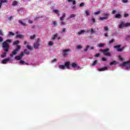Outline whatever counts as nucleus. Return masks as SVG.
<instances>
[{
	"label": "nucleus",
	"instance_id": "1",
	"mask_svg": "<svg viewBox=\"0 0 130 130\" xmlns=\"http://www.w3.org/2000/svg\"><path fill=\"white\" fill-rule=\"evenodd\" d=\"M12 43V40H6L2 44L3 48H4L5 52L3 53V55H1V57H6L7 56V52L9 51V48H10V43Z\"/></svg>",
	"mask_w": 130,
	"mask_h": 130
},
{
	"label": "nucleus",
	"instance_id": "2",
	"mask_svg": "<svg viewBox=\"0 0 130 130\" xmlns=\"http://www.w3.org/2000/svg\"><path fill=\"white\" fill-rule=\"evenodd\" d=\"M130 26L129 23H125L124 21L121 22L120 24L119 25V28L120 29H122L123 27H128Z\"/></svg>",
	"mask_w": 130,
	"mask_h": 130
},
{
	"label": "nucleus",
	"instance_id": "3",
	"mask_svg": "<svg viewBox=\"0 0 130 130\" xmlns=\"http://www.w3.org/2000/svg\"><path fill=\"white\" fill-rule=\"evenodd\" d=\"M20 49H21V46L17 45V48L15 50H14L13 51H12V53L10 54V56L12 57L13 55H16V54H17V53H18V51H19Z\"/></svg>",
	"mask_w": 130,
	"mask_h": 130
},
{
	"label": "nucleus",
	"instance_id": "4",
	"mask_svg": "<svg viewBox=\"0 0 130 130\" xmlns=\"http://www.w3.org/2000/svg\"><path fill=\"white\" fill-rule=\"evenodd\" d=\"M101 50L102 51L103 53H104V55H106V56H111V54L108 52L109 51V48Z\"/></svg>",
	"mask_w": 130,
	"mask_h": 130
},
{
	"label": "nucleus",
	"instance_id": "5",
	"mask_svg": "<svg viewBox=\"0 0 130 130\" xmlns=\"http://www.w3.org/2000/svg\"><path fill=\"white\" fill-rule=\"evenodd\" d=\"M71 51L70 49H64L62 50V55L63 57H67L69 55L68 52Z\"/></svg>",
	"mask_w": 130,
	"mask_h": 130
},
{
	"label": "nucleus",
	"instance_id": "6",
	"mask_svg": "<svg viewBox=\"0 0 130 130\" xmlns=\"http://www.w3.org/2000/svg\"><path fill=\"white\" fill-rule=\"evenodd\" d=\"M39 42H40V39L38 38L36 43L34 44V48H35L36 49H38V48H39V46H40Z\"/></svg>",
	"mask_w": 130,
	"mask_h": 130
},
{
	"label": "nucleus",
	"instance_id": "7",
	"mask_svg": "<svg viewBox=\"0 0 130 130\" xmlns=\"http://www.w3.org/2000/svg\"><path fill=\"white\" fill-rule=\"evenodd\" d=\"M24 55L25 54H24V52H22L20 55L15 56V59H16V60H21L23 56H24Z\"/></svg>",
	"mask_w": 130,
	"mask_h": 130
},
{
	"label": "nucleus",
	"instance_id": "8",
	"mask_svg": "<svg viewBox=\"0 0 130 130\" xmlns=\"http://www.w3.org/2000/svg\"><path fill=\"white\" fill-rule=\"evenodd\" d=\"M121 46V45H120L114 46V48H116V49H117V51L121 52V51H122V49L120 48Z\"/></svg>",
	"mask_w": 130,
	"mask_h": 130
},
{
	"label": "nucleus",
	"instance_id": "9",
	"mask_svg": "<svg viewBox=\"0 0 130 130\" xmlns=\"http://www.w3.org/2000/svg\"><path fill=\"white\" fill-rule=\"evenodd\" d=\"M86 32L87 33H89V32H91V34H93V33H95L96 35L98 34V32L96 31H95V30H94V29L91 28V29H88L87 30H86Z\"/></svg>",
	"mask_w": 130,
	"mask_h": 130
},
{
	"label": "nucleus",
	"instance_id": "10",
	"mask_svg": "<svg viewBox=\"0 0 130 130\" xmlns=\"http://www.w3.org/2000/svg\"><path fill=\"white\" fill-rule=\"evenodd\" d=\"M9 3V0H0V9L2 8V6H3V4H8Z\"/></svg>",
	"mask_w": 130,
	"mask_h": 130
},
{
	"label": "nucleus",
	"instance_id": "11",
	"mask_svg": "<svg viewBox=\"0 0 130 130\" xmlns=\"http://www.w3.org/2000/svg\"><path fill=\"white\" fill-rule=\"evenodd\" d=\"M71 66L72 67V68H73L74 69L75 68H77V69H80V66H78V64L77 63H76L75 62H73L71 64Z\"/></svg>",
	"mask_w": 130,
	"mask_h": 130
},
{
	"label": "nucleus",
	"instance_id": "12",
	"mask_svg": "<svg viewBox=\"0 0 130 130\" xmlns=\"http://www.w3.org/2000/svg\"><path fill=\"white\" fill-rule=\"evenodd\" d=\"M107 70H108V68H107V67H105L104 68L98 69V71H99V72H104V71H107Z\"/></svg>",
	"mask_w": 130,
	"mask_h": 130
},
{
	"label": "nucleus",
	"instance_id": "13",
	"mask_svg": "<svg viewBox=\"0 0 130 130\" xmlns=\"http://www.w3.org/2000/svg\"><path fill=\"white\" fill-rule=\"evenodd\" d=\"M10 59V58L4 59L2 60V63H3V64H6V63H7Z\"/></svg>",
	"mask_w": 130,
	"mask_h": 130
},
{
	"label": "nucleus",
	"instance_id": "14",
	"mask_svg": "<svg viewBox=\"0 0 130 130\" xmlns=\"http://www.w3.org/2000/svg\"><path fill=\"white\" fill-rule=\"evenodd\" d=\"M64 66L65 67V69H68V70L70 69L69 61L66 62Z\"/></svg>",
	"mask_w": 130,
	"mask_h": 130
},
{
	"label": "nucleus",
	"instance_id": "15",
	"mask_svg": "<svg viewBox=\"0 0 130 130\" xmlns=\"http://www.w3.org/2000/svg\"><path fill=\"white\" fill-rule=\"evenodd\" d=\"M129 63H130V59L126 62H123V63L121 64V66H122V67H124L126 66V64H128Z\"/></svg>",
	"mask_w": 130,
	"mask_h": 130
},
{
	"label": "nucleus",
	"instance_id": "16",
	"mask_svg": "<svg viewBox=\"0 0 130 130\" xmlns=\"http://www.w3.org/2000/svg\"><path fill=\"white\" fill-rule=\"evenodd\" d=\"M85 32H87L86 30H81L79 32H78V35H81V34H83Z\"/></svg>",
	"mask_w": 130,
	"mask_h": 130
},
{
	"label": "nucleus",
	"instance_id": "17",
	"mask_svg": "<svg viewBox=\"0 0 130 130\" xmlns=\"http://www.w3.org/2000/svg\"><path fill=\"white\" fill-rule=\"evenodd\" d=\"M115 18H116V19H121V15L119 14H116Z\"/></svg>",
	"mask_w": 130,
	"mask_h": 130
},
{
	"label": "nucleus",
	"instance_id": "18",
	"mask_svg": "<svg viewBox=\"0 0 130 130\" xmlns=\"http://www.w3.org/2000/svg\"><path fill=\"white\" fill-rule=\"evenodd\" d=\"M53 12L55 13V14H57L58 16H60V14L59 13V11H58V10L55 9L53 10Z\"/></svg>",
	"mask_w": 130,
	"mask_h": 130
},
{
	"label": "nucleus",
	"instance_id": "19",
	"mask_svg": "<svg viewBox=\"0 0 130 130\" xmlns=\"http://www.w3.org/2000/svg\"><path fill=\"white\" fill-rule=\"evenodd\" d=\"M103 15L105 17V18H107L108 19V17H109V14L108 13H104L103 14Z\"/></svg>",
	"mask_w": 130,
	"mask_h": 130
},
{
	"label": "nucleus",
	"instance_id": "20",
	"mask_svg": "<svg viewBox=\"0 0 130 130\" xmlns=\"http://www.w3.org/2000/svg\"><path fill=\"white\" fill-rule=\"evenodd\" d=\"M18 22L20 24H21V25H22V26H27V24L23 22V21H22V20H18Z\"/></svg>",
	"mask_w": 130,
	"mask_h": 130
},
{
	"label": "nucleus",
	"instance_id": "21",
	"mask_svg": "<svg viewBox=\"0 0 130 130\" xmlns=\"http://www.w3.org/2000/svg\"><path fill=\"white\" fill-rule=\"evenodd\" d=\"M97 63H98V61L97 60H94L92 63V67H95V66H96V64H97Z\"/></svg>",
	"mask_w": 130,
	"mask_h": 130
},
{
	"label": "nucleus",
	"instance_id": "22",
	"mask_svg": "<svg viewBox=\"0 0 130 130\" xmlns=\"http://www.w3.org/2000/svg\"><path fill=\"white\" fill-rule=\"evenodd\" d=\"M85 13L86 16H90V15H91L90 14V10L89 9H87L85 11Z\"/></svg>",
	"mask_w": 130,
	"mask_h": 130
},
{
	"label": "nucleus",
	"instance_id": "23",
	"mask_svg": "<svg viewBox=\"0 0 130 130\" xmlns=\"http://www.w3.org/2000/svg\"><path fill=\"white\" fill-rule=\"evenodd\" d=\"M26 47L29 49V50H33V46H32L27 45Z\"/></svg>",
	"mask_w": 130,
	"mask_h": 130
},
{
	"label": "nucleus",
	"instance_id": "24",
	"mask_svg": "<svg viewBox=\"0 0 130 130\" xmlns=\"http://www.w3.org/2000/svg\"><path fill=\"white\" fill-rule=\"evenodd\" d=\"M23 37H24V36L22 35H18L16 36V38H19L20 39L23 38Z\"/></svg>",
	"mask_w": 130,
	"mask_h": 130
},
{
	"label": "nucleus",
	"instance_id": "25",
	"mask_svg": "<svg viewBox=\"0 0 130 130\" xmlns=\"http://www.w3.org/2000/svg\"><path fill=\"white\" fill-rule=\"evenodd\" d=\"M59 68L61 70H64V69H66L64 65H59Z\"/></svg>",
	"mask_w": 130,
	"mask_h": 130
},
{
	"label": "nucleus",
	"instance_id": "26",
	"mask_svg": "<svg viewBox=\"0 0 130 130\" xmlns=\"http://www.w3.org/2000/svg\"><path fill=\"white\" fill-rule=\"evenodd\" d=\"M24 53L25 54H27V55H29V54H30V52H29V51H28V50L25 49V50H24Z\"/></svg>",
	"mask_w": 130,
	"mask_h": 130
},
{
	"label": "nucleus",
	"instance_id": "27",
	"mask_svg": "<svg viewBox=\"0 0 130 130\" xmlns=\"http://www.w3.org/2000/svg\"><path fill=\"white\" fill-rule=\"evenodd\" d=\"M15 35V34L13 33L12 31H10L9 34L8 35V36H14Z\"/></svg>",
	"mask_w": 130,
	"mask_h": 130
},
{
	"label": "nucleus",
	"instance_id": "28",
	"mask_svg": "<svg viewBox=\"0 0 130 130\" xmlns=\"http://www.w3.org/2000/svg\"><path fill=\"white\" fill-rule=\"evenodd\" d=\"M18 5V2L16 1H13L12 3V6H17Z\"/></svg>",
	"mask_w": 130,
	"mask_h": 130
},
{
	"label": "nucleus",
	"instance_id": "29",
	"mask_svg": "<svg viewBox=\"0 0 130 130\" xmlns=\"http://www.w3.org/2000/svg\"><path fill=\"white\" fill-rule=\"evenodd\" d=\"M19 43H20L19 41H15L13 42V45H17V44H19Z\"/></svg>",
	"mask_w": 130,
	"mask_h": 130
},
{
	"label": "nucleus",
	"instance_id": "30",
	"mask_svg": "<svg viewBox=\"0 0 130 130\" xmlns=\"http://www.w3.org/2000/svg\"><path fill=\"white\" fill-rule=\"evenodd\" d=\"M57 34H56L53 36V37L52 38L53 40H55V39L57 38Z\"/></svg>",
	"mask_w": 130,
	"mask_h": 130
},
{
	"label": "nucleus",
	"instance_id": "31",
	"mask_svg": "<svg viewBox=\"0 0 130 130\" xmlns=\"http://www.w3.org/2000/svg\"><path fill=\"white\" fill-rule=\"evenodd\" d=\"M105 46V44H99L98 45L99 47H104Z\"/></svg>",
	"mask_w": 130,
	"mask_h": 130
},
{
	"label": "nucleus",
	"instance_id": "32",
	"mask_svg": "<svg viewBox=\"0 0 130 130\" xmlns=\"http://www.w3.org/2000/svg\"><path fill=\"white\" fill-rule=\"evenodd\" d=\"M35 37H36V36L35 35L30 36V40H32V39H34V38H35Z\"/></svg>",
	"mask_w": 130,
	"mask_h": 130
},
{
	"label": "nucleus",
	"instance_id": "33",
	"mask_svg": "<svg viewBox=\"0 0 130 130\" xmlns=\"http://www.w3.org/2000/svg\"><path fill=\"white\" fill-rule=\"evenodd\" d=\"M99 19L101 20H107V17H100Z\"/></svg>",
	"mask_w": 130,
	"mask_h": 130
},
{
	"label": "nucleus",
	"instance_id": "34",
	"mask_svg": "<svg viewBox=\"0 0 130 130\" xmlns=\"http://www.w3.org/2000/svg\"><path fill=\"white\" fill-rule=\"evenodd\" d=\"M89 47H90V46L87 45L85 49H84V51H88V49H89Z\"/></svg>",
	"mask_w": 130,
	"mask_h": 130
},
{
	"label": "nucleus",
	"instance_id": "35",
	"mask_svg": "<svg viewBox=\"0 0 130 130\" xmlns=\"http://www.w3.org/2000/svg\"><path fill=\"white\" fill-rule=\"evenodd\" d=\"M115 41L114 39H112L109 41V44H111V43H113Z\"/></svg>",
	"mask_w": 130,
	"mask_h": 130
},
{
	"label": "nucleus",
	"instance_id": "36",
	"mask_svg": "<svg viewBox=\"0 0 130 130\" xmlns=\"http://www.w3.org/2000/svg\"><path fill=\"white\" fill-rule=\"evenodd\" d=\"M113 64H116V61H113L110 63V65L112 66Z\"/></svg>",
	"mask_w": 130,
	"mask_h": 130
},
{
	"label": "nucleus",
	"instance_id": "37",
	"mask_svg": "<svg viewBox=\"0 0 130 130\" xmlns=\"http://www.w3.org/2000/svg\"><path fill=\"white\" fill-rule=\"evenodd\" d=\"M48 45H49V46L53 45V42H52V41L49 42Z\"/></svg>",
	"mask_w": 130,
	"mask_h": 130
},
{
	"label": "nucleus",
	"instance_id": "38",
	"mask_svg": "<svg viewBox=\"0 0 130 130\" xmlns=\"http://www.w3.org/2000/svg\"><path fill=\"white\" fill-rule=\"evenodd\" d=\"M82 48H83V47H82V46H81V45H78L77 46V49H82Z\"/></svg>",
	"mask_w": 130,
	"mask_h": 130
},
{
	"label": "nucleus",
	"instance_id": "39",
	"mask_svg": "<svg viewBox=\"0 0 130 130\" xmlns=\"http://www.w3.org/2000/svg\"><path fill=\"white\" fill-rule=\"evenodd\" d=\"M19 63H20V64H24V63H25V61L21 60L19 62Z\"/></svg>",
	"mask_w": 130,
	"mask_h": 130
},
{
	"label": "nucleus",
	"instance_id": "40",
	"mask_svg": "<svg viewBox=\"0 0 130 130\" xmlns=\"http://www.w3.org/2000/svg\"><path fill=\"white\" fill-rule=\"evenodd\" d=\"M66 31H67V28H63L62 29V30H61V33H64V32H66Z\"/></svg>",
	"mask_w": 130,
	"mask_h": 130
},
{
	"label": "nucleus",
	"instance_id": "41",
	"mask_svg": "<svg viewBox=\"0 0 130 130\" xmlns=\"http://www.w3.org/2000/svg\"><path fill=\"white\" fill-rule=\"evenodd\" d=\"M84 6H85V4L84 3H81L79 7H80L81 8H82V7H84Z\"/></svg>",
	"mask_w": 130,
	"mask_h": 130
},
{
	"label": "nucleus",
	"instance_id": "42",
	"mask_svg": "<svg viewBox=\"0 0 130 130\" xmlns=\"http://www.w3.org/2000/svg\"><path fill=\"white\" fill-rule=\"evenodd\" d=\"M75 17H76L75 14H71V15H70V18H74Z\"/></svg>",
	"mask_w": 130,
	"mask_h": 130
},
{
	"label": "nucleus",
	"instance_id": "43",
	"mask_svg": "<svg viewBox=\"0 0 130 130\" xmlns=\"http://www.w3.org/2000/svg\"><path fill=\"white\" fill-rule=\"evenodd\" d=\"M119 60H121V61H122L123 60V59L121 57V56H119Z\"/></svg>",
	"mask_w": 130,
	"mask_h": 130
},
{
	"label": "nucleus",
	"instance_id": "44",
	"mask_svg": "<svg viewBox=\"0 0 130 130\" xmlns=\"http://www.w3.org/2000/svg\"><path fill=\"white\" fill-rule=\"evenodd\" d=\"M122 3L124 4H126V3H128V1L127 0H122Z\"/></svg>",
	"mask_w": 130,
	"mask_h": 130
},
{
	"label": "nucleus",
	"instance_id": "45",
	"mask_svg": "<svg viewBox=\"0 0 130 130\" xmlns=\"http://www.w3.org/2000/svg\"><path fill=\"white\" fill-rule=\"evenodd\" d=\"M13 16H10L8 17V20L12 21V19H13Z\"/></svg>",
	"mask_w": 130,
	"mask_h": 130
},
{
	"label": "nucleus",
	"instance_id": "46",
	"mask_svg": "<svg viewBox=\"0 0 130 130\" xmlns=\"http://www.w3.org/2000/svg\"><path fill=\"white\" fill-rule=\"evenodd\" d=\"M99 14H100V11H99L94 13L95 16H96V15H98Z\"/></svg>",
	"mask_w": 130,
	"mask_h": 130
},
{
	"label": "nucleus",
	"instance_id": "47",
	"mask_svg": "<svg viewBox=\"0 0 130 130\" xmlns=\"http://www.w3.org/2000/svg\"><path fill=\"white\" fill-rule=\"evenodd\" d=\"M104 30H105V31H108V27L107 26H105L104 27Z\"/></svg>",
	"mask_w": 130,
	"mask_h": 130
},
{
	"label": "nucleus",
	"instance_id": "48",
	"mask_svg": "<svg viewBox=\"0 0 130 130\" xmlns=\"http://www.w3.org/2000/svg\"><path fill=\"white\" fill-rule=\"evenodd\" d=\"M3 41H4V39L2 37H0V42H3Z\"/></svg>",
	"mask_w": 130,
	"mask_h": 130
},
{
	"label": "nucleus",
	"instance_id": "49",
	"mask_svg": "<svg viewBox=\"0 0 130 130\" xmlns=\"http://www.w3.org/2000/svg\"><path fill=\"white\" fill-rule=\"evenodd\" d=\"M28 23L29 24H32V23H33V21L32 20H28Z\"/></svg>",
	"mask_w": 130,
	"mask_h": 130
},
{
	"label": "nucleus",
	"instance_id": "50",
	"mask_svg": "<svg viewBox=\"0 0 130 130\" xmlns=\"http://www.w3.org/2000/svg\"><path fill=\"white\" fill-rule=\"evenodd\" d=\"M102 60H103V61H106V58H105V57H103V58H102Z\"/></svg>",
	"mask_w": 130,
	"mask_h": 130
},
{
	"label": "nucleus",
	"instance_id": "51",
	"mask_svg": "<svg viewBox=\"0 0 130 130\" xmlns=\"http://www.w3.org/2000/svg\"><path fill=\"white\" fill-rule=\"evenodd\" d=\"M53 25H54V26H56V21H53Z\"/></svg>",
	"mask_w": 130,
	"mask_h": 130
},
{
	"label": "nucleus",
	"instance_id": "52",
	"mask_svg": "<svg viewBox=\"0 0 130 130\" xmlns=\"http://www.w3.org/2000/svg\"><path fill=\"white\" fill-rule=\"evenodd\" d=\"M91 21H92V22H93V23H95V18H92Z\"/></svg>",
	"mask_w": 130,
	"mask_h": 130
},
{
	"label": "nucleus",
	"instance_id": "53",
	"mask_svg": "<svg viewBox=\"0 0 130 130\" xmlns=\"http://www.w3.org/2000/svg\"><path fill=\"white\" fill-rule=\"evenodd\" d=\"M0 35L3 36V31L2 30V29H0Z\"/></svg>",
	"mask_w": 130,
	"mask_h": 130
},
{
	"label": "nucleus",
	"instance_id": "54",
	"mask_svg": "<svg viewBox=\"0 0 130 130\" xmlns=\"http://www.w3.org/2000/svg\"><path fill=\"white\" fill-rule=\"evenodd\" d=\"M24 45H26V44H29V43L27 42L26 41H24Z\"/></svg>",
	"mask_w": 130,
	"mask_h": 130
},
{
	"label": "nucleus",
	"instance_id": "55",
	"mask_svg": "<svg viewBox=\"0 0 130 130\" xmlns=\"http://www.w3.org/2000/svg\"><path fill=\"white\" fill-rule=\"evenodd\" d=\"M128 16V14L125 13V14H124V17H125V18H126V17H127Z\"/></svg>",
	"mask_w": 130,
	"mask_h": 130
},
{
	"label": "nucleus",
	"instance_id": "56",
	"mask_svg": "<svg viewBox=\"0 0 130 130\" xmlns=\"http://www.w3.org/2000/svg\"><path fill=\"white\" fill-rule=\"evenodd\" d=\"M99 56H100V54H96L95 55V57H99Z\"/></svg>",
	"mask_w": 130,
	"mask_h": 130
},
{
	"label": "nucleus",
	"instance_id": "57",
	"mask_svg": "<svg viewBox=\"0 0 130 130\" xmlns=\"http://www.w3.org/2000/svg\"><path fill=\"white\" fill-rule=\"evenodd\" d=\"M73 5H76V1L73 0Z\"/></svg>",
	"mask_w": 130,
	"mask_h": 130
},
{
	"label": "nucleus",
	"instance_id": "58",
	"mask_svg": "<svg viewBox=\"0 0 130 130\" xmlns=\"http://www.w3.org/2000/svg\"><path fill=\"white\" fill-rule=\"evenodd\" d=\"M66 17V13H63L62 17L64 18Z\"/></svg>",
	"mask_w": 130,
	"mask_h": 130
},
{
	"label": "nucleus",
	"instance_id": "59",
	"mask_svg": "<svg viewBox=\"0 0 130 130\" xmlns=\"http://www.w3.org/2000/svg\"><path fill=\"white\" fill-rule=\"evenodd\" d=\"M116 13V10H113L112 11V14H114Z\"/></svg>",
	"mask_w": 130,
	"mask_h": 130
},
{
	"label": "nucleus",
	"instance_id": "60",
	"mask_svg": "<svg viewBox=\"0 0 130 130\" xmlns=\"http://www.w3.org/2000/svg\"><path fill=\"white\" fill-rule=\"evenodd\" d=\"M104 36H105V37H108V34L107 33L105 34Z\"/></svg>",
	"mask_w": 130,
	"mask_h": 130
},
{
	"label": "nucleus",
	"instance_id": "61",
	"mask_svg": "<svg viewBox=\"0 0 130 130\" xmlns=\"http://www.w3.org/2000/svg\"><path fill=\"white\" fill-rule=\"evenodd\" d=\"M56 59H54L52 60V62H55V61H56Z\"/></svg>",
	"mask_w": 130,
	"mask_h": 130
},
{
	"label": "nucleus",
	"instance_id": "62",
	"mask_svg": "<svg viewBox=\"0 0 130 130\" xmlns=\"http://www.w3.org/2000/svg\"><path fill=\"white\" fill-rule=\"evenodd\" d=\"M72 9H73V10H76V6H73L72 7Z\"/></svg>",
	"mask_w": 130,
	"mask_h": 130
},
{
	"label": "nucleus",
	"instance_id": "63",
	"mask_svg": "<svg viewBox=\"0 0 130 130\" xmlns=\"http://www.w3.org/2000/svg\"><path fill=\"white\" fill-rule=\"evenodd\" d=\"M61 24L62 25H66V23H65L63 21H61Z\"/></svg>",
	"mask_w": 130,
	"mask_h": 130
},
{
	"label": "nucleus",
	"instance_id": "64",
	"mask_svg": "<svg viewBox=\"0 0 130 130\" xmlns=\"http://www.w3.org/2000/svg\"><path fill=\"white\" fill-rule=\"evenodd\" d=\"M126 38L127 39H130V36L129 35L127 36Z\"/></svg>",
	"mask_w": 130,
	"mask_h": 130
}]
</instances>
